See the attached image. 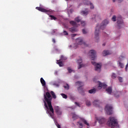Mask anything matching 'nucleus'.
Segmentation results:
<instances>
[{"label":"nucleus","mask_w":128,"mask_h":128,"mask_svg":"<svg viewBox=\"0 0 128 128\" xmlns=\"http://www.w3.org/2000/svg\"><path fill=\"white\" fill-rule=\"evenodd\" d=\"M52 43H54V44L56 43V40H54V39H52Z\"/></svg>","instance_id":"46"},{"label":"nucleus","mask_w":128,"mask_h":128,"mask_svg":"<svg viewBox=\"0 0 128 128\" xmlns=\"http://www.w3.org/2000/svg\"><path fill=\"white\" fill-rule=\"evenodd\" d=\"M61 96L63 98L67 99V95L64 94H61Z\"/></svg>","instance_id":"32"},{"label":"nucleus","mask_w":128,"mask_h":128,"mask_svg":"<svg viewBox=\"0 0 128 128\" xmlns=\"http://www.w3.org/2000/svg\"><path fill=\"white\" fill-rule=\"evenodd\" d=\"M93 104H94V106H98V101L97 100H96L94 101Z\"/></svg>","instance_id":"27"},{"label":"nucleus","mask_w":128,"mask_h":128,"mask_svg":"<svg viewBox=\"0 0 128 128\" xmlns=\"http://www.w3.org/2000/svg\"><path fill=\"white\" fill-rule=\"evenodd\" d=\"M68 72H69V73H71L72 72H74V70H71V68H68Z\"/></svg>","instance_id":"35"},{"label":"nucleus","mask_w":128,"mask_h":128,"mask_svg":"<svg viewBox=\"0 0 128 128\" xmlns=\"http://www.w3.org/2000/svg\"><path fill=\"white\" fill-rule=\"evenodd\" d=\"M72 46H70V47H71Z\"/></svg>","instance_id":"52"},{"label":"nucleus","mask_w":128,"mask_h":128,"mask_svg":"<svg viewBox=\"0 0 128 128\" xmlns=\"http://www.w3.org/2000/svg\"><path fill=\"white\" fill-rule=\"evenodd\" d=\"M96 120L98 121V123L100 124H102L104 122H106V120L102 118H96Z\"/></svg>","instance_id":"14"},{"label":"nucleus","mask_w":128,"mask_h":128,"mask_svg":"<svg viewBox=\"0 0 128 128\" xmlns=\"http://www.w3.org/2000/svg\"><path fill=\"white\" fill-rule=\"evenodd\" d=\"M56 126H57V127H58V128H61L60 124H58L57 123V124H56Z\"/></svg>","instance_id":"44"},{"label":"nucleus","mask_w":128,"mask_h":128,"mask_svg":"<svg viewBox=\"0 0 128 128\" xmlns=\"http://www.w3.org/2000/svg\"><path fill=\"white\" fill-rule=\"evenodd\" d=\"M70 24L72 25V26L75 28H77L78 25H77V24L76 23V22H74L72 20V21H70Z\"/></svg>","instance_id":"19"},{"label":"nucleus","mask_w":128,"mask_h":128,"mask_svg":"<svg viewBox=\"0 0 128 128\" xmlns=\"http://www.w3.org/2000/svg\"><path fill=\"white\" fill-rule=\"evenodd\" d=\"M98 90H100L102 88H106V84L102 83V82H99L98 83Z\"/></svg>","instance_id":"15"},{"label":"nucleus","mask_w":128,"mask_h":128,"mask_svg":"<svg viewBox=\"0 0 128 128\" xmlns=\"http://www.w3.org/2000/svg\"><path fill=\"white\" fill-rule=\"evenodd\" d=\"M77 64H78V69H80L83 66H84V65L82 64V60L81 58H79V59L77 60Z\"/></svg>","instance_id":"11"},{"label":"nucleus","mask_w":128,"mask_h":128,"mask_svg":"<svg viewBox=\"0 0 128 128\" xmlns=\"http://www.w3.org/2000/svg\"><path fill=\"white\" fill-rule=\"evenodd\" d=\"M92 20H94L96 22L100 20V16L99 14H96L92 16Z\"/></svg>","instance_id":"16"},{"label":"nucleus","mask_w":128,"mask_h":128,"mask_svg":"<svg viewBox=\"0 0 128 128\" xmlns=\"http://www.w3.org/2000/svg\"><path fill=\"white\" fill-rule=\"evenodd\" d=\"M116 2V0H113V2Z\"/></svg>","instance_id":"50"},{"label":"nucleus","mask_w":128,"mask_h":128,"mask_svg":"<svg viewBox=\"0 0 128 128\" xmlns=\"http://www.w3.org/2000/svg\"><path fill=\"white\" fill-rule=\"evenodd\" d=\"M91 105L90 102L88 100L86 101V106H90Z\"/></svg>","instance_id":"38"},{"label":"nucleus","mask_w":128,"mask_h":128,"mask_svg":"<svg viewBox=\"0 0 128 128\" xmlns=\"http://www.w3.org/2000/svg\"><path fill=\"white\" fill-rule=\"evenodd\" d=\"M72 114V118H73V120H75L78 119V116H77L75 114Z\"/></svg>","instance_id":"22"},{"label":"nucleus","mask_w":128,"mask_h":128,"mask_svg":"<svg viewBox=\"0 0 128 128\" xmlns=\"http://www.w3.org/2000/svg\"><path fill=\"white\" fill-rule=\"evenodd\" d=\"M90 56H92V60H94L96 58V52L95 50H92L90 51Z\"/></svg>","instance_id":"12"},{"label":"nucleus","mask_w":128,"mask_h":128,"mask_svg":"<svg viewBox=\"0 0 128 128\" xmlns=\"http://www.w3.org/2000/svg\"><path fill=\"white\" fill-rule=\"evenodd\" d=\"M111 78H112L114 79L116 78H117V76H116V74L113 73V74H112V76H111Z\"/></svg>","instance_id":"33"},{"label":"nucleus","mask_w":128,"mask_h":128,"mask_svg":"<svg viewBox=\"0 0 128 128\" xmlns=\"http://www.w3.org/2000/svg\"><path fill=\"white\" fill-rule=\"evenodd\" d=\"M69 31H70L72 33H74L76 32V28H75L74 27H72L69 28Z\"/></svg>","instance_id":"23"},{"label":"nucleus","mask_w":128,"mask_h":128,"mask_svg":"<svg viewBox=\"0 0 128 128\" xmlns=\"http://www.w3.org/2000/svg\"><path fill=\"white\" fill-rule=\"evenodd\" d=\"M119 0V2H122V1L123 0Z\"/></svg>","instance_id":"48"},{"label":"nucleus","mask_w":128,"mask_h":128,"mask_svg":"<svg viewBox=\"0 0 128 128\" xmlns=\"http://www.w3.org/2000/svg\"><path fill=\"white\" fill-rule=\"evenodd\" d=\"M82 33L83 34H88V32H86V30L82 29Z\"/></svg>","instance_id":"37"},{"label":"nucleus","mask_w":128,"mask_h":128,"mask_svg":"<svg viewBox=\"0 0 128 128\" xmlns=\"http://www.w3.org/2000/svg\"><path fill=\"white\" fill-rule=\"evenodd\" d=\"M96 92V88H92L88 90V93L90 94H94Z\"/></svg>","instance_id":"21"},{"label":"nucleus","mask_w":128,"mask_h":128,"mask_svg":"<svg viewBox=\"0 0 128 128\" xmlns=\"http://www.w3.org/2000/svg\"><path fill=\"white\" fill-rule=\"evenodd\" d=\"M118 64L119 65V66H120V68H124V64L122 63L121 62L118 61Z\"/></svg>","instance_id":"24"},{"label":"nucleus","mask_w":128,"mask_h":128,"mask_svg":"<svg viewBox=\"0 0 128 128\" xmlns=\"http://www.w3.org/2000/svg\"><path fill=\"white\" fill-rule=\"evenodd\" d=\"M56 51L58 52V49H56Z\"/></svg>","instance_id":"51"},{"label":"nucleus","mask_w":128,"mask_h":128,"mask_svg":"<svg viewBox=\"0 0 128 128\" xmlns=\"http://www.w3.org/2000/svg\"><path fill=\"white\" fill-rule=\"evenodd\" d=\"M57 64H58L60 67L63 66V62H60V60H57Z\"/></svg>","instance_id":"25"},{"label":"nucleus","mask_w":128,"mask_h":128,"mask_svg":"<svg viewBox=\"0 0 128 128\" xmlns=\"http://www.w3.org/2000/svg\"><path fill=\"white\" fill-rule=\"evenodd\" d=\"M92 65L96 66V71L100 72V65L96 63V62H94V61H92Z\"/></svg>","instance_id":"8"},{"label":"nucleus","mask_w":128,"mask_h":128,"mask_svg":"<svg viewBox=\"0 0 128 128\" xmlns=\"http://www.w3.org/2000/svg\"><path fill=\"white\" fill-rule=\"evenodd\" d=\"M118 80H119V82H123V78L119 76V77H118Z\"/></svg>","instance_id":"34"},{"label":"nucleus","mask_w":128,"mask_h":128,"mask_svg":"<svg viewBox=\"0 0 128 128\" xmlns=\"http://www.w3.org/2000/svg\"><path fill=\"white\" fill-rule=\"evenodd\" d=\"M82 122H83V123H84V124L88 126H90V124H88V122H86V120H84V119H82Z\"/></svg>","instance_id":"29"},{"label":"nucleus","mask_w":128,"mask_h":128,"mask_svg":"<svg viewBox=\"0 0 128 128\" xmlns=\"http://www.w3.org/2000/svg\"><path fill=\"white\" fill-rule=\"evenodd\" d=\"M64 34L65 36H68V32L66 30H64Z\"/></svg>","instance_id":"41"},{"label":"nucleus","mask_w":128,"mask_h":128,"mask_svg":"<svg viewBox=\"0 0 128 128\" xmlns=\"http://www.w3.org/2000/svg\"><path fill=\"white\" fill-rule=\"evenodd\" d=\"M112 90L110 86H109L108 88H106V92L110 94H112Z\"/></svg>","instance_id":"18"},{"label":"nucleus","mask_w":128,"mask_h":128,"mask_svg":"<svg viewBox=\"0 0 128 128\" xmlns=\"http://www.w3.org/2000/svg\"><path fill=\"white\" fill-rule=\"evenodd\" d=\"M75 104L77 105L78 107H80V106L79 105V104L77 102H75Z\"/></svg>","instance_id":"43"},{"label":"nucleus","mask_w":128,"mask_h":128,"mask_svg":"<svg viewBox=\"0 0 128 128\" xmlns=\"http://www.w3.org/2000/svg\"><path fill=\"white\" fill-rule=\"evenodd\" d=\"M76 44L78 45H82L83 46L86 47L88 45L86 44V42H83L82 38H78L76 40Z\"/></svg>","instance_id":"6"},{"label":"nucleus","mask_w":128,"mask_h":128,"mask_svg":"<svg viewBox=\"0 0 128 128\" xmlns=\"http://www.w3.org/2000/svg\"><path fill=\"white\" fill-rule=\"evenodd\" d=\"M64 88L66 90H69V85L68 84H66L65 86H64Z\"/></svg>","instance_id":"30"},{"label":"nucleus","mask_w":128,"mask_h":128,"mask_svg":"<svg viewBox=\"0 0 128 128\" xmlns=\"http://www.w3.org/2000/svg\"><path fill=\"white\" fill-rule=\"evenodd\" d=\"M117 126V122L116 119L114 117L110 118V122H108V126L111 128H114V126Z\"/></svg>","instance_id":"4"},{"label":"nucleus","mask_w":128,"mask_h":128,"mask_svg":"<svg viewBox=\"0 0 128 128\" xmlns=\"http://www.w3.org/2000/svg\"><path fill=\"white\" fill-rule=\"evenodd\" d=\"M128 68V63L127 64H126V66H125V70L127 71V68Z\"/></svg>","instance_id":"42"},{"label":"nucleus","mask_w":128,"mask_h":128,"mask_svg":"<svg viewBox=\"0 0 128 128\" xmlns=\"http://www.w3.org/2000/svg\"><path fill=\"white\" fill-rule=\"evenodd\" d=\"M110 52H108V50H104V52H102V56H106L110 55Z\"/></svg>","instance_id":"17"},{"label":"nucleus","mask_w":128,"mask_h":128,"mask_svg":"<svg viewBox=\"0 0 128 128\" xmlns=\"http://www.w3.org/2000/svg\"><path fill=\"white\" fill-rule=\"evenodd\" d=\"M44 107L50 110V112L48 111V113L50 114V118H54V108H52V98H56V94H54V92L50 91V92H46L44 95Z\"/></svg>","instance_id":"1"},{"label":"nucleus","mask_w":128,"mask_h":128,"mask_svg":"<svg viewBox=\"0 0 128 128\" xmlns=\"http://www.w3.org/2000/svg\"><path fill=\"white\" fill-rule=\"evenodd\" d=\"M108 24V21L106 20L102 21V24L100 26H98V24L96 25V30L94 31V38L96 40H98L99 39L98 38V32L100 31V29L104 30L106 28V26Z\"/></svg>","instance_id":"2"},{"label":"nucleus","mask_w":128,"mask_h":128,"mask_svg":"<svg viewBox=\"0 0 128 128\" xmlns=\"http://www.w3.org/2000/svg\"><path fill=\"white\" fill-rule=\"evenodd\" d=\"M77 124H79V126H80V128H82V123H80V122H77Z\"/></svg>","instance_id":"39"},{"label":"nucleus","mask_w":128,"mask_h":128,"mask_svg":"<svg viewBox=\"0 0 128 128\" xmlns=\"http://www.w3.org/2000/svg\"><path fill=\"white\" fill-rule=\"evenodd\" d=\"M84 4L86 6L90 4V9L92 10H93L94 8V4L88 0H84Z\"/></svg>","instance_id":"13"},{"label":"nucleus","mask_w":128,"mask_h":128,"mask_svg":"<svg viewBox=\"0 0 128 128\" xmlns=\"http://www.w3.org/2000/svg\"><path fill=\"white\" fill-rule=\"evenodd\" d=\"M112 107L110 105L108 104L106 106L104 110H106V114L109 116L112 114Z\"/></svg>","instance_id":"7"},{"label":"nucleus","mask_w":128,"mask_h":128,"mask_svg":"<svg viewBox=\"0 0 128 128\" xmlns=\"http://www.w3.org/2000/svg\"><path fill=\"white\" fill-rule=\"evenodd\" d=\"M82 14L84 15H88V12L86 11H82Z\"/></svg>","instance_id":"36"},{"label":"nucleus","mask_w":128,"mask_h":128,"mask_svg":"<svg viewBox=\"0 0 128 128\" xmlns=\"http://www.w3.org/2000/svg\"><path fill=\"white\" fill-rule=\"evenodd\" d=\"M116 16H113V17H112V21L113 22H116L117 20V24H118V26L120 28L121 27L123 26V20H122V18H121V17H118L117 18V20Z\"/></svg>","instance_id":"3"},{"label":"nucleus","mask_w":128,"mask_h":128,"mask_svg":"<svg viewBox=\"0 0 128 128\" xmlns=\"http://www.w3.org/2000/svg\"><path fill=\"white\" fill-rule=\"evenodd\" d=\"M56 32V30H52V34H54Z\"/></svg>","instance_id":"40"},{"label":"nucleus","mask_w":128,"mask_h":128,"mask_svg":"<svg viewBox=\"0 0 128 128\" xmlns=\"http://www.w3.org/2000/svg\"><path fill=\"white\" fill-rule=\"evenodd\" d=\"M76 86H78V88H77V90H78L79 92H83V89L82 88L84 86L83 82H76Z\"/></svg>","instance_id":"5"},{"label":"nucleus","mask_w":128,"mask_h":128,"mask_svg":"<svg viewBox=\"0 0 128 128\" xmlns=\"http://www.w3.org/2000/svg\"><path fill=\"white\" fill-rule=\"evenodd\" d=\"M40 83L42 84V86L45 87L46 86V81L44 80L42 78H40Z\"/></svg>","instance_id":"20"},{"label":"nucleus","mask_w":128,"mask_h":128,"mask_svg":"<svg viewBox=\"0 0 128 128\" xmlns=\"http://www.w3.org/2000/svg\"><path fill=\"white\" fill-rule=\"evenodd\" d=\"M74 20L77 22H80L81 26L83 27L86 26V22L81 21V18L79 16H77L75 18Z\"/></svg>","instance_id":"9"},{"label":"nucleus","mask_w":128,"mask_h":128,"mask_svg":"<svg viewBox=\"0 0 128 128\" xmlns=\"http://www.w3.org/2000/svg\"><path fill=\"white\" fill-rule=\"evenodd\" d=\"M36 10H38V11L42 12H45L46 14H50V10H46L45 8H40V7H36Z\"/></svg>","instance_id":"10"},{"label":"nucleus","mask_w":128,"mask_h":128,"mask_svg":"<svg viewBox=\"0 0 128 128\" xmlns=\"http://www.w3.org/2000/svg\"><path fill=\"white\" fill-rule=\"evenodd\" d=\"M50 18V20H56V18L54 16H52V15H50L48 16Z\"/></svg>","instance_id":"26"},{"label":"nucleus","mask_w":128,"mask_h":128,"mask_svg":"<svg viewBox=\"0 0 128 128\" xmlns=\"http://www.w3.org/2000/svg\"><path fill=\"white\" fill-rule=\"evenodd\" d=\"M106 46V44H105V43H104V44H102V46Z\"/></svg>","instance_id":"49"},{"label":"nucleus","mask_w":128,"mask_h":128,"mask_svg":"<svg viewBox=\"0 0 128 128\" xmlns=\"http://www.w3.org/2000/svg\"><path fill=\"white\" fill-rule=\"evenodd\" d=\"M56 113H57V114H58L59 116L61 115L62 112L60 111V110H59V108H56Z\"/></svg>","instance_id":"28"},{"label":"nucleus","mask_w":128,"mask_h":128,"mask_svg":"<svg viewBox=\"0 0 128 128\" xmlns=\"http://www.w3.org/2000/svg\"><path fill=\"white\" fill-rule=\"evenodd\" d=\"M67 60V58L66 57L64 56H61V60Z\"/></svg>","instance_id":"31"},{"label":"nucleus","mask_w":128,"mask_h":128,"mask_svg":"<svg viewBox=\"0 0 128 128\" xmlns=\"http://www.w3.org/2000/svg\"><path fill=\"white\" fill-rule=\"evenodd\" d=\"M75 36H76V34H72V36L74 37Z\"/></svg>","instance_id":"47"},{"label":"nucleus","mask_w":128,"mask_h":128,"mask_svg":"<svg viewBox=\"0 0 128 128\" xmlns=\"http://www.w3.org/2000/svg\"><path fill=\"white\" fill-rule=\"evenodd\" d=\"M115 97L118 98L119 97V95H118V93L115 94Z\"/></svg>","instance_id":"45"}]
</instances>
